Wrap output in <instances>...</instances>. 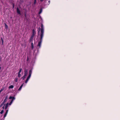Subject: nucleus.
Instances as JSON below:
<instances>
[{"label": "nucleus", "instance_id": "nucleus-1", "mask_svg": "<svg viewBox=\"0 0 120 120\" xmlns=\"http://www.w3.org/2000/svg\"><path fill=\"white\" fill-rule=\"evenodd\" d=\"M40 29H41V38L40 41L38 42L37 47V48L38 49L40 48L41 47L42 39L43 36L44 27L42 24L41 25V28H40Z\"/></svg>", "mask_w": 120, "mask_h": 120}, {"label": "nucleus", "instance_id": "nucleus-2", "mask_svg": "<svg viewBox=\"0 0 120 120\" xmlns=\"http://www.w3.org/2000/svg\"><path fill=\"white\" fill-rule=\"evenodd\" d=\"M9 99H12V100L11 101L10 103H7L6 105L5 109L6 110L5 113L4 115V118H5L6 117L7 114L8 113V109L7 110V109L9 105H10L12 104L13 102V101L15 99V98L14 97L11 96L9 97Z\"/></svg>", "mask_w": 120, "mask_h": 120}, {"label": "nucleus", "instance_id": "nucleus-3", "mask_svg": "<svg viewBox=\"0 0 120 120\" xmlns=\"http://www.w3.org/2000/svg\"><path fill=\"white\" fill-rule=\"evenodd\" d=\"M32 70H30L29 71V72L28 75L26 78V79L25 81V82L26 84L27 83L28 81L29 80L30 78L31 75L32 73Z\"/></svg>", "mask_w": 120, "mask_h": 120}, {"label": "nucleus", "instance_id": "nucleus-4", "mask_svg": "<svg viewBox=\"0 0 120 120\" xmlns=\"http://www.w3.org/2000/svg\"><path fill=\"white\" fill-rule=\"evenodd\" d=\"M28 73L27 69L26 68L25 69L24 71V76L22 77V79L23 80H24L26 78V77L27 76Z\"/></svg>", "mask_w": 120, "mask_h": 120}, {"label": "nucleus", "instance_id": "nucleus-5", "mask_svg": "<svg viewBox=\"0 0 120 120\" xmlns=\"http://www.w3.org/2000/svg\"><path fill=\"white\" fill-rule=\"evenodd\" d=\"M36 34V32L34 30H33L32 31V35L31 37L30 40H32L33 38V37Z\"/></svg>", "mask_w": 120, "mask_h": 120}, {"label": "nucleus", "instance_id": "nucleus-6", "mask_svg": "<svg viewBox=\"0 0 120 120\" xmlns=\"http://www.w3.org/2000/svg\"><path fill=\"white\" fill-rule=\"evenodd\" d=\"M22 69L21 68H20L19 70V71L18 73V77H20L21 76V75L20 73L21 72Z\"/></svg>", "mask_w": 120, "mask_h": 120}, {"label": "nucleus", "instance_id": "nucleus-7", "mask_svg": "<svg viewBox=\"0 0 120 120\" xmlns=\"http://www.w3.org/2000/svg\"><path fill=\"white\" fill-rule=\"evenodd\" d=\"M8 96L7 95L6 96V97H5V99L4 101L3 102L4 103H5L7 101V100L8 99Z\"/></svg>", "mask_w": 120, "mask_h": 120}, {"label": "nucleus", "instance_id": "nucleus-8", "mask_svg": "<svg viewBox=\"0 0 120 120\" xmlns=\"http://www.w3.org/2000/svg\"><path fill=\"white\" fill-rule=\"evenodd\" d=\"M23 84H24V83H23L22 84L21 86L18 89V90L20 91V90H21V89L22 88V86H23Z\"/></svg>", "mask_w": 120, "mask_h": 120}, {"label": "nucleus", "instance_id": "nucleus-9", "mask_svg": "<svg viewBox=\"0 0 120 120\" xmlns=\"http://www.w3.org/2000/svg\"><path fill=\"white\" fill-rule=\"evenodd\" d=\"M17 12L19 14H20V12L18 8H17Z\"/></svg>", "mask_w": 120, "mask_h": 120}, {"label": "nucleus", "instance_id": "nucleus-10", "mask_svg": "<svg viewBox=\"0 0 120 120\" xmlns=\"http://www.w3.org/2000/svg\"><path fill=\"white\" fill-rule=\"evenodd\" d=\"M14 87V86H13L12 85H11L8 88L10 89H12Z\"/></svg>", "mask_w": 120, "mask_h": 120}, {"label": "nucleus", "instance_id": "nucleus-11", "mask_svg": "<svg viewBox=\"0 0 120 120\" xmlns=\"http://www.w3.org/2000/svg\"><path fill=\"white\" fill-rule=\"evenodd\" d=\"M26 43H25L23 44H22V46L24 48H25L26 47Z\"/></svg>", "mask_w": 120, "mask_h": 120}, {"label": "nucleus", "instance_id": "nucleus-12", "mask_svg": "<svg viewBox=\"0 0 120 120\" xmlns=\"http://www.w3.org/2000/svg\"><path fill=\"white\" fill-rule=\"evenodd\" d=\"M31 46L32 49H33L34 48V44L33 42L31 43Z\"/></svg>", "mask_w": 120, "mask_h": 120}, {"label": "nucleus", "instance_id": "nucleus-13", "mask_svg": "<svg viewBox=\"0 0 120 120\" xmlns=\"http://www.w3.org/2000/svg\"><path fill=\"white\" fill-rule=\"evenodd\" d=\"M42 9H40V11L39 12V14H40L42 12Z\"/></svg>", "mask_w": 120, "mask_h": 120}, {"label": "nucleus", "instance_id": "nucleus-14", "mask_svg": "<svg viewBox=\"0 0 120 120\" xmlns=\"http://www.w3.org/2000/svg\"><path fill=\"white\" fill-rule=\"evenodd\" d=\"M4 89V87H2V89L0 90V92H1Z\"/></svg>", "mask_w": 120, "mask_h": 120}, {"label": "nucleus", "instance_id": "nucleus-15", "mask_svg": "<svg viewBox=\"0 0 120 120\" xmlns=\"http://www.w3.org/2000/svg\"><path fill=\"white\" fill-rule=\"evenodd\" d=\"M4 112V111L3 110H1V112H0V113L2 114Z\"/></svg>", "mask_w": 120, "mask_h": 120}, {"label": "nucleus", "instance_id": "nucleus-16", "mask_svg": "<svg viewBox=\"0 0 120 120\" xmlns=\"http://www.w3.org/2000/svg\"><path fill=\"white\" fill-rule=\"evenodd\" d=\"M5 27L7 28V29L8 28V26H7V25L5 23Z\"/></svg>", "mask_w": 120, "mask_h": 120}, {"label": "nucleus", "instance_id": "nucleus-17", "mask_svg": "<svg viewBox=\"0 0 120 120\" xmlns=\"http://www.w3.org/2000/svg\"><path fill=\"white\" fill-rule=\"evenodd\" d=\"M18 81V78H16L15 79V81L16 82H17Z\"/></svg>", "mask_w": 120, "mask_h": 120}, {"label": "nucleus", "instance_id": "nucleus-18", "mask_svg": "<svg viewBox=\"0 0 120 120\" xmlns=\"http://www.w3.org/2000/svg\"><path fill=\"white\" fill-rule=\"evenodd\" d=\"M4 103L2 102L1 104L0 105V108L4 104Z\"/></svg>", "mask_w": 120, "mask_h": 120}, {"label": "nucleus", "instance_id": "nucleus-19", "mask_svg": "<svg viewBox=\"0 0 120 120\" xmlns=\"http://www.w3.org/2000/svg\"><path fill=\"white\" fill-rule=\"evenodd\" d=\"M36 3V0H34V4H35Z\"/></svg>", "mask_w": 120, "mask_h": 120}, {"label": "nucleus", "instance_id": "nucleus-20", "mask_svg": "<svg viewBox=\"0 0 120 120\" xmlns=\"http://www.w3.org/2000/svg\"><path fill=\"white\" fill-rule=\"evenodd\" d=\"M1 58L0 56V62L1 61Z\"/></svg>", "mask_w": 120, "mask_h": 120}, {"label": "nucleus", "instance_id": "nucleus-21", "mask_svg": "<svg viewBox=\"0 0 120 120\" xmlns=\"http://www.w3.org/2000/svg\"><path fill=\"white\" fill-rule=\"evenodd\" d=\"M4 106H3V109H4Z\"/></svg>", "mask_w": 120, "mask_h": 120}, {"label": "nucleus", "instance_id": "nucleus-22", "mask_svg": "<svg viewBox=\"0 0 120 120\" xmlns=\"http://www.w3.org/2000/svg\"><path fill=\"white\" fill-rule=\"evenodd\" d=\"M13 8H14V4L13 5Z\"/></svg>", "mask_w": 120, "mask_h": 120}, {"label": "nucleus", "instance_id": "nucleus-23", "mask_svg": "<svg viewBox=\"0 0 120 120\" xmlns=\"http://www.w3.org/2000/svg\"><path fill=\"white\" fill-rule=\"evenodd\" d=\"M43 0H40L41 1H43Z\"/></svg>", "mask_w": 120, "mask_h": 120}, {"label": "nucleus", "instance_id": "nucleus-24", "mask_svg": "<svg viewBox=\"0 0 120 120\" xmlns=\"http://www.w3.org/2000/svg\"><path fill=\"white\" fill-rule=\"evenodd\" d=\"M1 39H2V42H3V40H2V38H1Z\"/></svg>", "mask_w": 120, "mask_h": 120}, {"label": "nucleus", "instance_id": "nucleus-25", "mask_svg": "<svg viewBox=\"0 0 120 120\" xmlns=\"http://www.w3.org/2000/svg\"><path fill=\"white\" fill-rule=\"evenodd\" d=\"M25 16H26V14H25Z\"/></svg>", "mask_w": 120, "mask_h": 120}]
</instances>
